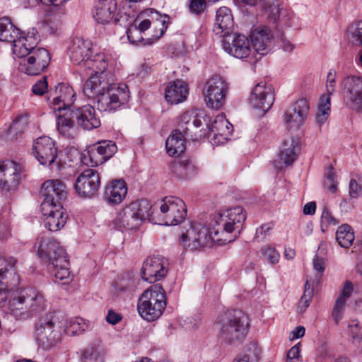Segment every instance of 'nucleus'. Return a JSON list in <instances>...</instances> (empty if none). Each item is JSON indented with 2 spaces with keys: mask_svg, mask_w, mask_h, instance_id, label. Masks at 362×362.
<instances>
[{
  "mask_svg": "<svg viewBox=\"0 0 362 362\" xmlns=\"http://www.w3.org/2000/svg\"><path fill=\"white\" fill-rule=\"evenodd\" d=\"M18 261L13 257L0 258V294L2 290L10 291L8 309L16 319H25L41 311L45 300L42 295L34 288L12 290L18 284L16 273Z\"/></svg>",
  "mask_w": 362,
  "mask_h": 362,
  "instance_id": "f257e3e1",
  "label": "nucleus"
},
{
  "mask_svg": "<svg viewBox=\"0 0 362 362\" xmlns=\"http://www.w3.org/2000/svg\"><path fill=\"white\" fill-rule=\"evenodd\" d=\"M83 91L93 100L101 112L115 110L126 103L129 98L127 85L110 83L102 76L89 77L83 86Z\"/></svg>",
  "mask_w": 362,
  "mask_h": 362,
  "instance_id": "f03ea898",
  "label": "nucleus"
},
{
  "mask_svg": "<svg viewBox=\"0 0 362 362\" xmlns=\"http://www.w3.org/2000/svg\"><path fill=\"white\" fill-rule=\"evenodd\" d=\"M37 255L46 264L49 272L56 281L69 284L72 276L69 271V260L65 250L54 238L42 234L37 239Z\"/></svg>",
  "mask_w": 362,
  "mask_h": 362,
  "instance_id": "7ed1b4c3",
  "label": "nucleus"
},
{
  "mask_svg": "<svg viewBox=\"0 0 362 362\" xmlns=\"http://www.w3.org/2000/svg\"><path fill=\"white\" fill-rule=\"evenodd\" d=\"M248 321L240 310H228L216 322L219 339L228 344L240 341L247 332Z\"/></svg>",
  "mask_w": 362,
  "mask_h": 362,
  "instance_id": "20e7f679",
  "label": "nucleus"
},
{
  "mask_svg": "<svg viewBox=\"0 0 362 362\" xmlns=\"http://www.w3.org/2000/svg\"><path fill=\"white\" fill-rule=\"evenodd\" d=\"M166 306L165 291L158 284L146 289L137 303V310L141 317L147 321L159 318Z\"/></svg>",
  "mask_w": 362,
  "mask_h": 362,
  "instance_id": "39448f33",
  "label": "nucleus"
},
{
  "mask_svg": "<svg viewBox=\"0 0 362 362\" xmlns=\"http://www.w3.org/2000/svg\"><path fill=\"white\" fill-rule=\"evenodd\" d=\"M179 241L185 249L194 251L210 247L214 242L219 244L223 238L213 236L209 228L202 223H188L183 226Z\"/></svg>",
  "mask_w": 362,
  "mask_h": 362,
  "instance_id": "423d86ee",
  "label": "nucleus"
},
{
  "mask_svg": "<svg viewBox=\"0 0 362 362\" xmlns=\"http://www.w3.org/2000/svg\"><path fill=\"white\" fill-rule=\"evenodd\" d=\"M179 241L185 249L194 251L210 247L214 242L219 244L223 238L213 236L209 228L202 223H188L183 226Z\"/></svg>",
  "mask_w": 362,
  "mask_h": 362,
  "instance_id": "0eeeda50",
  "label": "nucleus"
},
{
  "mask_svg": "<svg viewBox=\"0 0 362 362\" xmlns=\"http://www.w3.org/2000/svg\"><path fill=\"white\" fill-rule=\"evenodd\" d=\"M62 325L59 313H49L41 317L35 324V336L39 346L49 349L62 339Z\"/></svg>",
  "mask_w": 362,
  "mask_h": 362,
  "instance_id": "6e6552de",
  "label": "nucleus"
},
{
  "mask_svg": "<svg viewBox=\"0 0 362 362\" xmlns=\"http://www.w3.org/2000/svg\"><path fill=\"white\" fill-rule=\"evenodd\" d=\"M185 202L178 197H165L160 206V211L152 215L151 220L155 224L175 226L182 223L186 216Z\"/></svg>",
  "mask_w": 362,
  "mask_h": 362,
  "instance_id": "1a4fd4ad",
  "label": "nucleus"
},
{
  "mask_svg": "<svg viewBox=\"0 0 362 362\" xmlns=\"http://www.w3.org/2000/svg\"><path fill=\"white\" fill-rule=\"evenodd\" d=\"M40 194L43 197L42 211H48L50 206H63L67 196L66 185L60 180H48L42 185Z\"/></svg>",
  "mask_w": 362,
  "mask_h": 362,
  "instance_id": "9d476101",
  "label": "nucleus"
},
{
  "mask_svg": "<svg viewBox=\"0 0 362 362\" xmlns=\"http://www.w3.org/2000/svg\"><path fill=\"white\" fill-rule=\"evenodd\" d=\"M228 90V84L222 77H211L203 88V95L207 106L211 109H220L225 104Z\"/></svg>",
  "mask_w": 362,
  "mask_h": 362,
  "instance_id": "9b49d317",
  "label": "nucleus"
},
{
  "mask_svg": "<svg viewBox=\"0 0 362 362\" xmlns=\"http://www.w3.org/2000/svg\"><path fill=\"white\" fill-rule=\"evenodd\" d=\"M19 58L18 71L30 76L40 74L48 66L51 59L49 52L43 47L33 49L27 57Z\"/></svg>",
  "mask_w": 362,
  "mask_h": 362,
  "instance_id": "f8f14e48",
  "label": "nucleus"
},
{
  "mask_svg": "<svg viewBox=\"0 0 362 362\" xmlns=\"http://www.w3.org/2000/svg\"><path fill=\"white\" fill-rule=\"evenodd\" d=\"M33 151L40 164L53 169L61 168V160H57V147L55 141L48 136H41L35 141Z\"/></svg>",
  "mask_w": 362,
  "mask_h": 362,
  "instance_id": "ddd939ff",
  "label": "nucleus"
},
{
  "mask_svg": "<svg viewBox=\"0 0 362 362\" xmlns=\"http://www.w3.org/2000/svg\"><path fill=\"white\" fill-rule=\"evenodd\" d=\"M117 150V147L112 141H100L90 146L83 153V162L92 167L98 166L110 159Z\"/></svg>",
  "mask_w": 362,
  "mask_h": 362,
  "instance_id": "4468645a",
  "label": "nucleus"
},
{
  "mask_svg": "<svg viewBox=\"0 0 362 362\" xmlns=\"http://www.w3.org/2000/svg\"><path fill=\"white\" fill-rule=\"evenodd\" d=\"M21 180V170L14 161L6 160L0 163V189L2 192L16 191Z\"/></svg>",
  "mask_w": 362,
  "mask_h": 362,
  "instance_id": "2eb2a0df",
  "label": "nucleus"
},
{
  "mask_svg": "<svg viewBox=\"0 0 362 362\" xmlns=\"http://www.w3.org/2000/svg\"><path fill=\"white\" fill-rule=\"evenodd\" d=\"M100 186L99 173L93 169L83 170L74 182L76 194L83 198H91L98 192Z\"/></svg>",
  "mask_w": 362,
  "mask_h": 362,
  "instance_id": "dca6fc26",
  "label": "nucleus"
},
{
  "mask_svg": "<svg viewBox=\"0 0 362 362\" xmlns=\"http://www.w3.org/2000/svg\"><path fill=\"white\" fill-rule=\"evenodd\" d=\"M223 49L231 56L238 59H244L250 53V43L244 35L232 32L222 37Z\"/></svg>",
  "mask_w": 362,
  "mask_h": 362,
  "instance_id": "f3484780",
  "label": "nucleus"
},
{
  "mask_svg": "<svg viewBox=\"0 0 362 362\" xmlns=\"http://www.w3.org/2000/svg\"><path fill=\"white\" fill-rule=\"evenodd\" d=\"M274 101V91L271 85L260 82L254 88L250 98V104L262 114L271 109Z\"/></svg>",
  "mask_w": 362,
  "mask_h": 362,
  "instance_id": "a211bd4d",
  "label": "nucleus"
},
{
  "mask_svg": "<svg viewBox=\"0 0 362 362\" xmlns=\"http://www.w3.org/2000/svg\"><path fill=\"white\" fill-rule=\"evenodd\" d=\"M167 260L160 256L148 257L141 268V278L149 283L160 280L168 273Z\"/></svg>",
  "mask_w": 362,
  "mask_h": 362,
  "instance_id": "6ab92c4d",
  "label": "nucleus"
},
{
  "mask_svg": "<svg viewBox=\"0 0 362 362\" xmlns=\"http://www.w3.org/2000/svg\"><path fill=\"white\" fill-rule=\"evenodd\" d=\"M117 11V4L116 0H100L95 7L93 17L98 23L101 24L113 22L115 24L119 23L122 25L121 21H127V16L124 14L119 17Z\"/></svg>",
  "mask_w": 362,
  "mask_h": 362,
  "instance_id": "aec40b11",
  "label": "nucleus"
},
{
  "mask_svg": "<svg viewBox=\"0 0 362 362\" xmlns=\"http://www.w3.org/2000/svg\"><path fill=\"white\" fill-rule=\"evenodd\" d=\"M310 110V105L305 98H301L293 103L285 112L284 122L290 128H298L305 121Z\"/></svg>",
  "mask_w": 362,
  "mask_h": 362,
  "instance_id": "412c9836",
  "label": "nucleus"
},
{
  "mask_svg": "<svg viewBox=\"0 0 362 362\" xmlns=\"http://www.w3.org/2000/svg\"><path fill=\"white\" fill-rule=\"evenodd\" d=\"M70 115L75 117L77 124L83 129L92 130L100 126V120L91 105H84L76 110H71Z\"/></svg>",
  "mask_w": 362,
  "mask_h": 362,
  "instance_id": "4be33fe9",
  "label": "nucleus"
},
{
  "mask_svg": "<svg viewBox=\"0 0 362 362\" xmlns=\"http://www.w3.org/2000/svg\"><path fill=\"white\" fill-rule=\"evenodd\" d=\"M250 40L255 51L260 57L267 54L273 45L271 30L267 27L254 29L250 34Z\"/></svg>",
  "mask_w": 362,
  "mask_h": 362,
  "instance_id": "5701e85b",
  "label": "nucleus"
},
{
  "mask_svg": "<svg viewBox=\"0 0 362 362\" xmlns=\"http://www.w3.org/2000/svg\"><path fill=\"white\" fill-rule=\"evenodd\" d=\"M69 57L71 61L83 69L88 59L91 54L90 42L82 38H75L69 48Z\"/></svg>",
  "mask_w": 362,
  "mask_h": 362,
  "instance_id": "b1692460",
  "label": "nucleus"
},
{
  "mask_svg": "<svg viewBox=\"0 0 362 362\" xmlns=\"http://www.w3.org/2000/svg\"><path fill=\"white\" fill-rule=\"evenodd\" d=\"M37 30L32 28L25 36H20L15 42L13 52L18 57H27L33 49H37V45L40 41Z\"/></svg>",
  "mask_w": 362,
  "mask_h": 362,
  "instance_id": "393cba45",
  "label": "nucleus"
},
{
  "mask_svg": "<svg viewBox=\"0 0 362 362\" xmlns=\"http://www.w3.org/2000/svg\"><path fill=\"white\" fill-rule=\"evenodd\" d=\"M345 88L350 107L356 111L362 110V77H348L345 80Z\"/></svg>",
  "mask_w": 362,
  "mask_h": 362,
  "instance_id": "a878e982",
  "label": "nucleus"
},
{
  "mask_svg": "<svg viewBox=\"0 0 362 362\" xmlns=\"http://www.w3.org/2000/svg\"><path fill=\"white\" fill-rule=\"evenodd\" d=\"M234 22L230 10L226 6L219 8L216 11L214 33L219 37L233 32Z\"/></svg>",
  "mask_w": 362,
  "mask_h": 362,
  "instance_id": "bb28decb",
  "label": "nucleus"
},
{
  "mask_svg": "<svg viewBox=\"0 0 362 362\" xmlns=\"http://www.w3.org/2000/svg\"><path fill=\"white\" fill-rule=\"evenodd\" d=\"M57 95L53 98L52 108L58 112L69 110L73 103L75 94L71 87L64 83H59L54 90Z\"/></svg>",
  "mask_w": 362,
  "mask_h": 362,
  "instance_id": "cd10ccee",
  "label": "nucleus"
},
{
  "mask_svg": "<svg viewBox=\"0 0 362 362\" xmlns=\"http://www.w3.org/2000/svg\"><path fill=\"white\" fill-rule=\"evenodd\" d=\"M45 216V226L50 231H57L64 226L68 215L63 206H50L48 211H42Z\"/></svg>",
  "mask_w": 362,
  "mask_h": 362,
  "instance_id": "c85d7f7f",
  "label": "nucleus"
},
{
  "mask_svg": "<svg viewBox=\"0 0 362 362\" xmlns=\"http://www.w3.org/2000/svg\"><path fill=\"white\" fill-rule=\"evenodd\" d=\"M236 223L230 216H226L224 213H218L214 217V233L215 238H219L220 233L223 234L234 233V238H236L241 232L243 227L236 228Z\"/></svg>",
  "mask_w": 362,
  "mask_h": 362,
  "instance_id": "c756f323",
  "label": "nucleus"
},
{
  "mask_svg": "<svg viewBox=\"0 0 362 362\" xmlns=\"http://www.w3.org/2000/svg\"><path fill=\"white\" fill-rule=\"evenodd\" d=\"M188 88L186 83L177 80L169 83L165 90V98L171 105L183 102L187 96Z\"/></svg>",
  "mask_w": 362,
  "mask_h": 362,
  "instance_id": "7c9ffc66",
  "label": "nucleus"
},
{
  "mask_svg": "<svg viewBox=\"0 0 362 362\" xmlns=\"http://www.w3.org/2000/svg\"><path fill=\"white\" fill-rule=\"evenodd\" d=\"M69 110L59 112V115L57 117V127L59 133L68 139H73L77 134V127L75 126V117L70 115Z\"/></svg>",
  "mask_w": 362,
  "mask_h": 362,
  "instance_id": "2f4dec72",
  "label": "nucleus"
},
{
  "mask_svg": "<svg viewBox=\"0 0 362 362\" xmlns=\"http://www.w3.org/2000/svg\"><path fill=\"white\" fill-rule=\"evenodd\" d=\"M127 187L124 180H115L105 187L103 194L104 200L111 204H120L125 198Z\"/></svg>",
  "mask_w": 362,
  "mask_h": 362,
  "instance_id": "473e14b6",
  "label": "nucleus"
},
{
  "mask_svg": "<svg viewBox=\"0 0 362 362\" xmlns=\"http://www.w3.org/2000/svg\"><path fill=\"white\" fill-rule=\"evenodd\" d=\"M135 214L127 206L119 211L112 221L115 229L122 230L123 229L133 230L141 225L140 219H137Z\"/></svg>",
  "mask_w": 362,
  "mask_h": 362,
  "instance_id": "72a5a7b5",
  "label": "nucleus"
},
{
  "mask_svg": "<svg viewBox=\"0 0 362 362\" xmlns=\"http://www.w3.org/2000/svg\"><path fill=\"white\" fill-rule=\"evenodd\" d=\"M300 151L299 140L296 137H289L284 140L279 156L286 165H291L297 159Z\"/></svg>",
  "mask_w": 362,
  "mask_h": 362,
  "instance_id": "f704fd0d",
  "label": "nucleus"
},
{
  "mask_svg": "<svg viewBox=\"0 0 362 362\" xmlns=\"http://www.w3.org/2000/svg\"><path fill=\"white\" fill-rule=\"evenodd\" d=\"M167 153L171 156H180L186 148L185 135L180 129L173 131L165 141Z\"/></svg>",
  "mask_w": 362,
  "mask_h": 362,
  "instance_id": "c9c22d12",
  "label": "nucleus"
},
{
  "mask_svg": "<svg viewBox=\"0 0 362 362\" xmlns=\"http://www.w3.org/2000/svg\"><path fill=\"white\" fill-rule=\"evenodd\" d=\"M202 125V121L195 112H186L180 116L179 126L185 136H192V134H196V130Z\"/></svg>",
  "mask_w": 362,
  "mask_h": 362,
  "instance_id": "e433bc0d",
  "label": "nucleus"
},
{
  "mask_svg": "<svg viewBox=\"0 0 362 362\" xmlns=\"http://www.w3.org/2000/svg\"><path fill=\"white\" fill-rule=\"evenodd\" d=\"M21 30L7 17L0 18V41L13 43L21 35Z\"/></svg>",
  "mask_w": 362,
  "mask_h": 362,
  "instance_id": "4c0bfd02",
  "label": "nucleus"
},
{
  "mask_svg": "<svg viewBox=\"0 0 362 362\" xmlns=\"http://www.w3.org/2000/svg\"><path fill=\"white\" fill-rule=\"evenodd\" d=\"M128 206L135 214L136 218L140 219L141 224L147 218L151 222V218L152 215H156L153 211L151 212V203L146 199L134 201Z\"/></svg>",
  "mask_w": 362,
  "mask_h": 362,
  "instance_id": "58836bf2",
  "label": "nucleus"
},
{
  "mask_svg": "<svg viewBox=\"0 0 362 362\" xmlns=\"http://www.w3.org/2000/svg\"><path fill=\"white\" fill-rule=\"evenodd\" d=\"M144 14L139 15L133 23H129V25L127 30V35L129 42L132 44L136 43L139 40V37H135L134 34L141 35L144 31L148 30L152 22L150 19H144L138 23V21L142 18Z\"/></svg>",
  "mask_w": 362,
  "mask_h": 362,
  "instance_id": "ea45409f",
  "label": "nucleus"
},
{
  "mask_svg": "<svg viewBox=\"0 0 362 362\" xmlns=\"http://www.w3.org/2000/svg\"><path fill=\"white\" fill-rule=\"evenodd\" d=\"M64 13L62 8H52L47 13L42 24L44 30L49 33H54L61 25V17Z\"/></svg>",
  "mask_w": 362,
  "mask_h": 362,
  "instance_id": "a19ab883",
  "label": "nucleus"
},
{
  "mask_svg": "<svg viewBox=\"0 0 362 362\" xmlns=\"http://www.w3.org/2000/svg\"><path fill=\"white\" fill-rule=\"evenodd\" d=\"M107 67V62L105 59L104 54H97L93 59L90 57L86 62V66L83 69L84 71L86 69H92L91 73L92 77L93 76H103L105 78L106 74L105 71Z\"/></svg>",
  "mask_w": 362,
  "mask_h": 362,
  "instance_id": "79ce46f5",
  "label": "nucleus"
},
{
  "mask_svg": "<svg viewBox=\"0 0 362 362\" xmlns=\"http://www.w3.org/2000/svg\"><path fill=\"white\" fill-rule=\"evenodd\" d=\"M171 171L179 178L190 177L196 173V166L191 159L175 162L172 165Z\"/></svg>",
  "mask_w": 362,
  "mask_h": 362,
  "instance_id": "37998d69",
  "label": "nucleus"
},
{
  "mask_svg": "<svg viewBox=\"0 0 362 362\" xmlns=\"http://www.w3.org/2000/svg\"><path fill=\"white\" fill-rule=\"evenodd\" d=\"M336 240L344 248L352 245L354 240V234L351 227L348 224L339 226L336 232Z\"/></svg>",
  "mask_w": 362,
  "mask_h": 362,
  "instance_id": "c03bdc74",
  "label": "nucleus"
},
{
  "mask_svg": "<svg viewBox=\"0 0 362 362\" xmlns=\"http://www.w3.org/2000/svg\"><path fill=\"white\" fill-rule=\"evenodd\" d=\"M233 126L226 119L223 115H218L210 128L211 132H214V136H224V139H227L231 134Z\"/></svg>",
  "mask_w": 362,
  "mask_h": 362,
  "instance_id": "a18cd8bd",
  "label": "nucleus"
},
{
  "mask_svg": "<svg viewBox=\"0 0 362 362\" xmlns=\"http://www.w3.org/2000/svg\"><path fill=\"white\" fill-rule=\"evenodd\" d=\"M346 39L354 47L362 46V21L350 25L346 31Z\"/></svg>",
  "mask_w": 362,
  "mask_h": 362,
  "instance_id": "49530a36",
  "label": "nucleus"
},
{
  "mask_svg": "<svg viewBox=\"0 0 362 362\" xmlns=\"http://www.w3.org/2000/svg\"><path fill=\"white\" fill-rule=\"evenodd\" d=\"M330 97L322 95L320 99L316 121L319 125H322L327 120L330 113Z\"/></svg>",
  "mask_w": 362,
  "mask_h": 362,
  "instance_id": "de8ad7c7",
  "label": "nucleus"
},
{
  "mask_svg": "<svg viewBox=\"0 0 362 362\" xmlns=\"http://www.w3.org/2000/svg\"><path fill=\"white\" fill-rule=\"evenodd\" d=\"M260 350L256 344H250L244 353L237 357L233 362H257Z\"/></svg>",
  "mask_w": 362,
  "mask_h": 362,
  "instance_id": "09e8293b",
  "label": "nucleus"
},
{
  "mask_svg": "<svg viewBox=\"0 0 362 362\" xmlns=\"http://www.w3.org/2000/svg\"><path fill=\"white\" fill-rule=\"evenodd\" d=\"M150 13L151 14V19L153 20L154 18H156V21L153 22L155 24V27L158 28L159 32L155 35H153L152 37L153 40H158L160 38L165 31L168 28V25L166 24V18L167 16H162L157 11H154L152 9L147 11L145 14H148Z\"/></svg>",
  "mask_w": 362,
  "mask_h": 362,
  "instance_id": "8fccbe9b",
  "label": "nucleus"
},
{
  "mask_svg": "<svg viewBox=\"0 0 362 362\" xmlns=\"http://www.w3.org/2000/svg\"><path fill=\"white\" fill-rule=\"evenodd\" d=\"M262 10L268 15V17L274 22L280 17L281 9L277 0H263Z\"/></svg>",
  "mask_w": 362,
  "mask_h": 362,
  "instance_id": "3c124183",
  "label": "nucleus"
},
{
  "mask_svg": "<svg viewBox=\"0 0 362 362\" xmlns=\"http://www.w3.org/2000/svg\"><path fill=\"white\" fill-rule=\"evenodd\" d=\"M226 216H230V218L234 219L236 223V228L238 227H243L244 223L246 220V212L242 206H235L230 208L223 211Z\"/></svg>",
  "mask_w": 362,
  "mask_h": 362,
  "instance_id": "603ef678",
  "label": "nucleus"
},
{
  "mask_svg": "<svg viewBox=\"0 0 362 362\" xmlns=\"http://www.w3.org/2000/svg\"><path fill=\"white\" fill-rule=\"evenodd\" d=\"M314 289L307 280L304 287L303 294L301 296L298 305V310L300 313H303L310 305L313 298Z\"/></svg>",
  "mask_w": 362,
  "mask_h": 362,
  "instance_id": "864d4df0",
  "label": "nucleus"
},
{
  "mask_svg": "<svg viewBox=\"0 0 362 362\" xmlns=\"http://www.w3.org/2000/svg\"><path fill=\"white\" fill-rule=\"evenodd\" d=\"M28 123V115L27 114L18 116L13 121L11 127V131L14 132L16 135L22 134L26 129Z\"/></svg>",
  "mask_w": 362,
  "mask_h": 362,
  "instance_id": "5fc2aeb1",
  "label": "nucleus"
},
{
  "mask_svg": "<svg viewBox=\"0 0 362 362\" xmlns=\"http://www.w3.org/2000/svg\"><path fill=\"white\" fill-rule=\"evenodd\" d=\"M338 221L329 213L327 208L324 206L320 221L321 230L325 233L327 230V227L329 225L338 224Z\"/></svg>",
  "mask_w": 362,
  "mask_h": 362,
  "instance_id": "6e6d98bb",
  "label": "nucleus"
},
{
  "mask_svg": "<svg viewBox=\"0 0 362 362\" xmlns=\"http://www.w3.org/2000/svg\"><path fill=\"white\" fill-rule=\"evenodd\" d=\"M345 306V300H341V298H337L332 312V316L336 324H338L339 322L342 319Z\"/></svg>",
  "mask_w": 362,
  "mask_h": 362,
  "instance_id": "4d7b16f0",
  "label": "nucleus"
},
{
  "mask_svg": "<svg viewBox=\"0 0 362 362\" xmlns=\"http://www.w3.org/2000/svg\"><path fill=\"white\" fill-rule=\"evenodd\" d=\"M349 334L353 339L354 343H360L362 340V327L359 326V322L353 320L349 325Z\"/></svg>",
  "mask_w": 362,
  "mask_h": 362,
  "instance_id": "13d9d810",
  "label": "nucleus"
},
{
  "mask_svg": "<svg viewBox=\"0 0 362 362\" xmlns=\"http://www.w3.org/2000/svg\"><path fill=\"white\" fill-rule=\"evenodd\" d=\"M262 254L264 258L272 264H274L277 263L279 260L280 255L275 250V248L271 246H266L262 250Z\"/></svg>",
  "mask_w": 362,
  "mask_h": 362,
  "instance_id": "bf43d9fd",
  "label": "nucleus"
},
{
  "mask_svg": "<svg viewBox=\"0 0 362 362\" xmlns=\"http://www.w3.org/2000/svg\"><path fill=\"white\" fill-rule=\"evenodd\" d=\"M273 227L274 225L272 223L262 224L260 227L257 228L255 238L261 239V240L265 241L267 235H270Z\"/></svg>",
  "mask_w": 362,
  "mask_h": 362,
  "instance_id": "052dcab7",
  "label": "nucleus"
},
{
  "mask_svg": "<svg viewBox=\"0 0 362 362\" xmlns=\"http://www.w3.org/2000/svg\"><path fill=\"white\" fill-rule=\"evenodd\" d=\"M189 8L192 13L200 15L206 8V0H191Z\"/></svg>",
  "mask_w": 362,
  "mask_h": 362,
  "instance_id": "680f3d73",
  "label": "nucleus"
},
{
  "mask_svg": "<svg viewBox=\"0 0 362 362\" xmlns=\"http://www.w3.org/2000/svg\"><path fill=\"white\" fill-rule=\"evenodd\" d=\"M277 20L281 24L291 27L294 24L295 17L292 13H288L286 10L281 8L280 17Z\"/></svg>",
  "mask_w": 362,
  "mask_h": 362,
  "instance_id": "e2e57ef3",
  "label": "nucleus"
},
{
  "mask_svg": "<svg viewBox=\"0 0 362 362\" xmlns=\"http://www.w3.org/2000/svg\"><path fill=\"white\" fill-rule=\"evenodd\" d=\"M70 327L72 328V332L74 334H78L84 332L88 328V325L85 322V320L78 317L71 320Z\"/></svg>",
  "mask_w": 362,
  "mask_h": 362,
  "instance_id": "0e129e2a",
  "label": "nucleus"
},
{
  "mask_svg": "<svg viewBox=\"0 0 362 362\" xmlns=\"http://www.w3.org/2000/svg\"><path fill=\"white\" fill-rule=\"evenodd\" d=\"M48 87L47 77L43 76L42 79L36 82L32 88L33 93L35 95H42Z\"/></svg>",
  "mask_w": 362,
  "mask_h": 362,
  "instance_id": "69168bd1",
  "label": "nucleus"
},
{
  "mask_svg": "<svg viewBox=\"0 0 362 362\" xmlns=\"http://www.w3.org/2000/svg\"><path fill=\"white\" fill-rule=\"evenodd\" d=\"M320 250L317 251L313 260V267L315 271L322 274L325 269V258L320 255Z\"/></svg>",
  "mask_w": 362,
  "mask_h": 362,
  "instance_id": "338daca9",
  "label": "nucleus"
},
{
  "mask_svg": "<svg viewBox=\"0 0 362 362\" xmlns=\"http://www.w3.org/2000/svg\"><path fill=\"white\" fill-rule=\"evenodd\" d=\"M354 291V286L351 281H346L344 283L343 288L340 293V295L337 298H341L346 302V300L351 296Z\"/></svg>",
  "mask_w": 362,
  "mask_h": 362,
  "instance_id": "774afa93",
  "label": "nucleus"
}]
</instances>
